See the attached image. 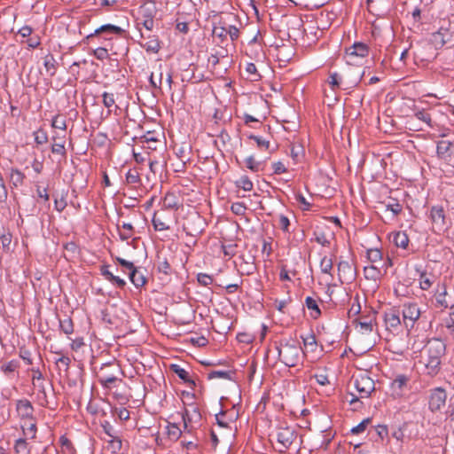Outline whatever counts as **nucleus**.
Segmentation results:
<instances>
[{
	"mask_svg": "<svg viewBox=\"0 0 454 454\" xmlns=\"http://www.w3.org/2000/svg\"><path fill=\"white\" fill-rule=\"evenodd\" d=\"M445 344L439 339L429 340L425 346L424 364L427 375L434 377L441 369V358L445 354Z\"/></svg>",
	"mask_w": 454,
	"mask_h": 454,
	"instance_id": "f257e3e1",
	"label": "nucleus"
},
{
	"mask_svg": "<svg viewBox=\"0 0 454 454\" xmlns=\"http://www.w3.org/2000/svg\"><path fill=\"white\" fill-rule=\"evenodd\" d=\"M278 351V359L288 367H294L301 360L302 352L300 343L297 340L289 338L282 339L275 343Z\"/></svg>",
	"mask_w": 454,
	"mask_h": 454,
	"instance_id": "f03ea898",
	"label": "nucleus"
},
{
	"mask_svg": "<svg viewBox=\"0 0 454 454\" xmlns=\"http://www.w3.org/2000/svg\"><path fill=\"white\" fill-rule=\"evenodd\" d=\"M120 372H121V370L115 360H114L100 366L97 372V378L103 387L111 388L112 385L117 381V374Z\"/></svg>",
	"mask_w": 454,
	"mask_h": 454,
	"instance_id": "7ed1b4c3",
	"label": "nucleus"
},
{
	"mask_svg": "<svg viewBox=\"0 0 454 454\" xmlns=\"http://www.w3.org/2000/svg\"><path fill=\"white\" fill-rule=\"evenodd\" d=\"M298 436L295 427L281 424L277 427L276 439L279 445L278 452L285 453Z\"/></svg>",
	"mask_w": 454,
	"mask_h": 454,
	"instance_id": "20e7f679",
	"label": "nucleus"
},
{
	"mask_svg": "<svg viewBox=\"0 0 454 454\" xmlns=\"http://www.w3.org/2000/svg\"><path fill=\"white\" fill-rule=\"evenodd\" d=\"M353 383L358 393V396H355L352 395L353 397L350 400V403L358 401L359 398L369 397L371 393L375 389L374 381L365 374L359 375L354 378Z\"/></svg>",
	"mask_w": 454,
	"mask_h": 454,
	"instance_id": "39448f33",
	"label": "nucleus"
},
{
	"mask_svg": "<svg viewBox=\"0 0 454 454\" xmlns=\"http://www.w3.org/2000/svg\"><path fill=\"white\" fill-rule=\"evenodd\" d=\"M429 217L434 232H442L448 229L449 224L446 219L445 210L442 206H433L430 209Z\"/></svg>",
	"mask_w": 454,
	"mask_h": 454,
	"instance_id": "423d86ee",
	"label": "nucleus"
},
{
	"mask_svg": "<svg viewBox=\"0 0 454 454\" xmlns=\"http://www.w3.org/2000/svg\"><path fill=\"white\" fill-rule=\"evenodd\" d=\"M436 153L438 158L454 167V141L444 139L438 141Z\"/></svg>",
	"mask_w": 454,
	"mask_h": 454,
	"instance_id": "0eeeda50",
	"label": "nucleus"
},
{
	"mask_svg": "<svg viewBox=\"0 0 454 454\" xmlns=\"http://www.w3.org/2000/svg\"><path fill=\"white\" fill-rule=\"evenodd\" d=\"M402 314L403 321L406 328H411L419 318L421 310L416 302H408L403 305Z\"/></svg>",
	"mask_w": 454,
	"mask_h": 454,
	"instance_id": "6e6552de",
	"label": "nucleus"
},
{
	"mask_svg": "<svg viewBox=\"0 0 454 454\" xmlns=\"http://www.w3.org/2000/svg\"><path fill=\"white\" fill-rule=\"evenodd\" d=\"M447 400L446 390L442 387H435L430 391L428 408L432 412L439 411L445 406Z\"/></svg>",
	"mask_w": 454,
	"mask_h": 454,
	"instance_id": "1a4fd4ad",
	"label": "nucleus"
},
{
	"mask_svg": "<svg viewBox=\"0 0 454 454\" xmlns=\"http://www.w3.org/2000/svg\"><path fill=\"white\" fill-rule=\"evenodd\" d=\"M204 220L198 214L189 215L183 224V230L187 235L196 237L203 231Z\"/></svg>",
	"mask_w": 454,
	"mask_h": 454,
	"instance_id": "9d476101",
	"label": "nucleus"
},
{
	"mask_svg": "<svg viewBox=\"0 0 454 454\" xmlns=\"http://www.w3.org/2000/svg\"><path fill=\"white\" fill-rule=\"evenodd\" d=\"M125 30L118 26L112 24H106L101 26L100 27L95 29V31L86 36V40L88 43H92L94 39L100 35H105L104 39L106 41H110L112 38L108 37V35L115 34V35H122Z\"/></svg>",
	"mask_w": 454,
	"mask_h": 454,
	"instance_id": "9b49d317",
	"label": "nucleus"
},
{
	"mask_svg": "<svg viewBox=\"0 0 454 454\" xmlns=\"http://www.w3.org/2000/svg\"><path fill=\"white\" fill-rule=\"evenodd\" d=\"M338 276L341 284L352 283L356 276V268L352 263L347 261H340L338 263Z\"/></svg>",
	"mask_w": 454,
	"mask_h": 454,
	"instance_id": "f8f14e48",
	"label": "nucleus"
},
{
	"mask_svg": "<svg viewBox=\"0 0 454 454\" xmlns=\"http://www.w3.org/2000/svg\"><path fill=\"white\" fill-rule=\"evenodd\" d=\"M369 54V47L364 43H355L346 50L347 63L354 65L356 58H364Z\"/></svg>",
	"mask_w": 454,
	"mask_h": 454,
	"instance_id": "ddd939ff",
	"label": "nucleus"
},
{
	"mask_svg": "<svg viewBox=\"0 0 454 454\" xmlns=\"http://www.w3.org/2000/svg\"><path fill=\"white\" fill-rule=\"evenodd\" d=\"M16 410L18 415L21 419H28L29 421L35 420L34 419V407L31 402L27 399H20L16 403Z\"/></svg>",
	"mask_w": 454,
	"mask_h": 454,
	"instance_id": "4468645a",
	"label": "nucleus"
},
{
	"mask_svg": "<svg viewBox=\"0 0 454 454\" xmlns=\"http://www.w3.org/2000/svg\"><path fill=\"white\" fill-rule=\"evenodd\" d=\"M141 37L146 42L145 43H141V46L150 53H158L160 50V42L159 37L155 35L145 34L144 32L140 33Z\"/></svg>",
	"mask_w": 454,
	"mask_h": 454,
	"instance_id": "2eb2a0df",
	"label": "nucleus"
},
{
	"mask_svg": "<svg viewBox=\"0 0 454 454\" xmlns=\"http://www.w3.org/2000/svg\"><path fill=\"white\" fill-rule=\"evenodd\" d=\"M384 320L387 329H397L401 325L400 310L391 308L384 314Z\"/></svg>",
	"mask_w": 454,
	"mask_h": 454,
	"instance_id": "dca6fc26",
	"label": "nucleus"
},
{
	"mask_svg": "<svg viewBox=\"0 0 454 454\" xmlns=\"http://www.w3.org/2000/svg\"><path fill=\"white\" fill-rule=\"evenodd\" d=\"M409 380V377L404 374L397 375L390 385L392 394L395 396H401L403 393L404 387L407 386Z\"/></svg>",
	"mask_w": 454,
	"mask_h": 454,
	"instance_id": "f3484780",
	"label": "nucleus"
},
{
	"mask_svg": "<svg viewBox=\"0 0 454 454\" xmlns=\"http://www.w3.org/2000/svg\"><path fill=\"white\" fill-rule=\"evenodd\" d=\"M52 145H51V153L54 154H59L62 157H65L67 154V151L65 148L66 144V137L65 135H55L51 137Z\"/></svg>",
	"mask_w": 454,
	"mask_h": 454,
	"instance_id": "a211bd4d",
	"label": "nucleus"
},
{
	"mask_svg": "<svg viewBox=\"0 0 454 454\" xmlns=\"http://www.w3.org/2000/svg\"><path fill=\"white\" fill-rule=\"evenodd\" d=\"M157 13L156 3L153 0L146 1L143 5L140 6L139 14L140 19H154Z\"/></svg>",
	"mask_w": 454,
	"mask_h": 454,
	"instance_id": "6ab92c4d",
	"label": "nucleus"
},
{
	"mask_svg": "<svg viewBox=\"0 0 454 454\" xmlns=\"http://www.w3.org/2000/svg\"><path fill=\"white\" fill-rule=\"evenodd\" d=\"M170 370L176 373L182 380H184L185 383H188L190 386L194 387L196 386V383L193 380L191 379L189 372L182 368L178 364H171Z\"/></svg>",
	"mask_w": 454,
	"mask_h": 454,
	"instance_id": "aec40b11",
	"label": "nucleus"
},
{
	"mask_svg": "<svg viewBox=\"0 0 454 454\" xmlns=\"http://www.w3.org/2000/svg\"><path fill=\"white\" fill-rule=\"evenodd\" d=\"M166 434L169 441L176 442L182 435V430L177 424L168 422L166 426Z\"/></svg>",
	"mask_w": 454,
	"mask_h": 454,
	"instance_id": "412c9836",
	"label": "nucleus"
},
{
	"mask_svg": "<svg viewBox=\"0 0 454 454\" xmlns=\"http://www.w3.org/2000/svg\"><path fill=\"white\" fill-rule=\"evenodd\" d=\"M129 278L137 288L144 286L146 283V278L137 268L129 273Z\"/></svg>",
	"mask_w": 454,
	"mask_h": 454,
	"instance_id": "4be33fe9",
	"label": "nucleus"
},
{
	"mask_svg": "<svg viewBox=\"0 0 454 454\" xmlns=\"http://www.w3.org/2000/svg\"><path fill=\"white\" fill-rule=\"evenodd\" d=\"M162 207L164 209H177L179 201L173 192H167L162 200Z\"/></svg>",
	"mask_w": 454,
	"mask_h": 454,
	"instance_id": "5701e85b",
	"label": "nucleus"
},
{
	"mask_svg": "<svg viewBox=\"0 0 454 454\" xmlns=\"http://www.w3.org/2000/svg\"><path fill=\"white\" fill-rule=\"evenodd\" d=\"M43 66L50 76H54L57 71L58 63L52 54H48L43 59Z\"/></svg>",
	"mask_w": 454,
	"mask_h": 454,
	"instance_id": "b1692460",
	"label": "nucleus"
},
{
	"mask_svg": "<svg viewBox=\"0 0 454 454\" xmlns=\"http://www.w3.org/2000/svg\"><path fill=\"white\" fill-rule=\"evenodd\" d=\"M392 241L397 247L405 249L409 244V238L404 231H397L393 233Z\"/></svg>",
	"mask_w": 454,
	"mask_h": 454,
	"instance_id": "393cba45",
	"label": "nucleus"
},
{
	"mask_svg": "<svg viewBox=\"0 0 454 454\" xmlns=\"http://www.w3.org/2000/svg\"><path fill=\"white\" fill-rule=\"evenodd\" d=\"M119 230V236L122 241L128 240L133 236L134 227L131 223H123L121 226L117 224Z\"/></svg>",
	"mask_w": 454,
	"mask_h": 454,
	"instance_id": "a878e982",
	"label": "nucleus"
},
{
	"mask_svg": "<svg viewBox=\"0 0 454 454\" xmlns=\"http://www.w3.org/2000/svg\"><path fill=\"white\" fill-rule=\"evenodd\" d=\"M364 274L366 279L377 281L381 276V270L374 265L365 266L364 268Z\"/></svg>",
	"mask_w": 454,
	"mask_h": 454,
	"instance_id": "bb28decb",
	"label": "nucleus"
},
{
	"mask_svg": "<svg viewBox=\"0 0 454 454\" xmlns=\"http://www.w3.org/2000/svg\"><path fill=\"white\" fill-rule=\"evenodd\" d=\"M157 270L159 272L164 273L165 275H170L172 271L167 257L160 254L157 255Z\"/></svg>",
	"mask_w": 454,
	"mask_h": 454,
	"instance_id": "cd10ccee",
	"label": "nucleus"
},
{
	"mask_svg": "<svg viewBox=\"0 0 454 454\" xmlns=\"http://www.w3.org/2000/svg\"><path fill=\"white\" fill-rule=\"evenodd\" d=\"M305 348L310 352H315L317 348V339L314 333H310L307 335H301Z\"/></svg>",
	"mask_w": 454,
	"mask_h": 454,
	"instance_id": "c85d7f7f",
	"label": "nucleus"
},
{
	"mask_svg": "<svg viewBox=\"0 0 454 454\" xmlns=\"http://www.w3.org/2000/svg\"><path fill=\"white\" fill-rule=\"evenodd\" d=\"M125 181L128 184L137 185L141 184L140 174L137 168H131L126 173Z\"/></svg>",
	"mask_w": 454,
	"mask_h": 454,
	"instance_id": "c756f323",
	"label": "nucleus"
},
{
	"mask_svg": "<svg viewBox=\"0 0 454 454\" xmlns=\"http://www.w3.org/2000/svg\"><path fill=\"white\" fill-rule=\"evenodd\" d=\"M305 304L309 310L313 311L311 313V317L313 318H317L321 315V310H320L318 304L315 299H313L310 296H308L305 300Z\"/></svg>",
	"mask_w": 454,
	"mask_h": 454,
	"instance_id": "7c9ffc66",
	"label": "nucleus"
},
{
	"mask_svg": "<svg viewBox=\"0 0 454 454\" xmlns=\"http://www.w3.org/2000/svg\"><path fill=\"white\" fill-rule=\"evenodd\" d=\"M108 443V448L113 453L119 452L122 448V441L121 439L120 434L116 436H113V438H109L106 440Z\"/></svg>",
	"mask_w": 454,
	"mask_h": 454,
	"instance_id": "2f4dec72",
	"label": "nucleus"
},
{
	"mask_svg": "<svg viewBox=\"0 0 454 454\" xmlns=\"http://www.w3.org/2000/svg\"><path fill=\"white\" fill-rule=\"evenodd\" d=\"M213 35L220 38L222 41L227 38L228 32L224 22L220 21L218 25L214 26Z\"/></svg>",
	"mask_w": 454,
	"mask_h": 454,
	"instance_id": "473e14b6",
	"label": "nucleus"
},
{
	"mask_svg": "<svg viewBox=\"0 0 454 454\" xmlns=\"http://www.w3.org/2000/svg\"><path fill=\"white\" fill-rule=\"evenodd\" d=\"M235 184L238 188H241L246 192H250L253 190V183L247 176H242L239 180L235 182Z\"/></svg>",
	"mask_w": 454,
	"mask_h": 454,
	"instance_id": "72a5a7b5",
	"label": "nucleus"
},
{
	"mask_svg": "<svg viewBox=\"0 0 454 454\" xmlns=\"http://www.w3.org/2000/svg\"><path fill=\"white\" fill-rule=\"evenodd\" d=\"M141 27L145 28L148 32H152L154 27V20L153 19L137 18V27L140 31V33L142 32Z\"/></svg>",
	"mask_w": 454,
	"mask_h": 454,
	"instance_id": "f704fd0d",
	"label": "nucleus"
},
{
	"mask_svg": "<svg viewBox=\"0 0 454 454\" xmlns=\"http://www.w3.org/2000/svg\"><path fill=\"white\" fill-rule=\"evenodd\" d=\"M21 428L25 435L29 436L30 439L35 438L37 430L35 422L30 421L28 424L25 422Z\"/></svg>",
	"mask_w": 454,
	"mask_h": 454,
	"instance_id": "c9c22d12",
	"label": "nucleus"
},
{
	"mask_svg": "<svg viewBox=\"0 0 454 454\" xmlns=\"http://www.w3.org/2000/svg\"><path fill=\"white\" fill-rule=\"evenodd\" d=\"M59 327L65 334H71L74 332V324L70 317H67L59 320Z\"/></svg>",
	"mask_w": 454,
	"mask_h": 454,
	"instance_id": "e433bc0d",
	"label": "nucleus"
},
{
	"mask_svg": "<svg viewBox=\"0 0 454 454\" xmlns=\"http://www.w3.org/2000/svg\"><path fill=\"white\" fill-rule=\"evenodd\" d=\"M20 367V362L18 360H11L1 366L2 372L9 375L14 372Z\"/></svg>",
	"mask_w": 454,
	"mask_h": 454,
	"instance_id": "4c0bfd02",
	"label": "nucleus"
},
{
	"mask_svg": "<svg viewBox=\"0 0 454 454\" xmlns=\"http://www.w3.org/2000/svg\"><path fill=\"white\" fill-rule=\"evenodd\" d=\"M387 210H390L394 215H399L403 210V206L398 202L397 200L390 198L388 202L386 204Z\"/></svg>",
	"mask_w": 454,
	"mask_h": 454,
	"instance_id": "58836bf2",
	"label": "nucleus"
},
{
	"mask_svg": "<svg viewBox=\"0 0 454 454\" xmlns=\"http://www.w3.org/2000/svg\"><path fill=\"white\" fill-rule=\"evenodd\" d=\"M14 450L16 453H27L29 454L30 450L28 449V444L27 442V440L24 438H20L16 440L15 445H14Z\"/></svg>",
	"mask_w": 454,
	"mask_h": 454,
	"instance_id": "ea45409f",
	"label": "nucleus"
},
{
	"mask_svg": "<svg viewBox=\"0 0 454 454\" xmlns=\"http://www.w3.org/2000/svg\"><path fill=\"white\" fill-rule=\"evenodd\" d=\"M414 116L416 117V119L425 122L428 127H433L431 114L427 111L424 109L417 111L414 114Z\"/></svg>",
	"mask_w": 454,
	"mask_h": 454,
	"instance_id": "a19ab883",
	"label": "nucleus"
},
{
	"mask_svg": "<svg viewBox=\"0 0 454 454\" xmlns=\"http://www.w3.org/2000/svg\"><path fill=\"white\" fill-rule=\"evenodd\" d=\"M433 276L427 273H421L419 277V285L421 289L428 290L433 285Z\"/></svg>",
	"mask_w": 454,
	"mask_h": 454,
	"instance_id": "79ce46f5",
	"label": "nucleus"
},
{
	"mask_svg": "<svg viewBox=\"0 0 454 454\" xmlns=\"http://www.w3.org/2000/svg\"><path fill=\"white\" fill-rule=\"evenodd\" d=\"M333 265V260L327 256H324L320 262V270L322 273L331 275Z\"/></svg>",
	"mask_w": 454,
	"mask_h": 454,
	"instance_id": "37998d69",
	"label": "nucleus"
},
{
	"mask_svg": "<svg viewBox=\"0 0 454 454\" xmlns=\"http://www.w3.org/2000/svg\"><path fill=\"white\" fill-rule=\"evenodd\" d=\"M101 427L103 428L104 433L109 438H113V436H116L119 434L118 431L115 430L114 426H112L109 421L105 420V421L101 422Z\"/></svg>",
	"mask_w": 454,
	"mask_h": 454,
	"instance_id": "c03bdc74",
	"label": "nucleus"
},
{
	"mask_svg": "<svg viewBox=\"0 0 454 454\" xmlns=\"http://www.w3.org/2000/svg\"><path fill=\"white\" fill-rule=\"evenodd\" d=\"M51 127L54 129H59L63 132H65L67 129V123L65 118L59 114L54 116L51 121Z\"/></svg>",
	"mask_w": 454,
	"mask_h": 454,
	"instance_id": "a18cd8bd",
	"label": "nucleus"
},
{
	"mask_svg": "<svg viewBox=\"0 0 454 454\" xmlns=\"http://www.w3.org/2000/svg\"><path fill=\"white\" fill-rule=\"evenodd\" d=\"M248 138L251 140H254L256 143L257 147L259 149L269 150V148H270V141L269 140L264 139V138L255 136V135H250V136H248Z\"/></svg>",
	"mask_w": 454,
	"mask_h": 454,
	"instance_id": "49530a36",
	"label": "nucleus"
},
{
	"mask_svg": "<svg viewBox=\"0 0 454 454\" xmlns=\"http://www.w3.org/2000/svg\"><path fill=\"white\" fill-rule=\"evenodd\" d=\"M35 142L37 145L46 144L48 141V135L45 130L43 129H39L38 130L34 132Z\"/></svg>",
	"mask_w": 454,
	"mask_h": 454,
	"instance_id": "de8ad7c7",
	"label": "nucleus"
},
{
	"mask_svg": "<svg viewBox=\"0 0 454 454\" xmlns=\"http://www.w3.org/2000/svg\"><path fill=\"white\" fill-rule=\"evenodd\" d=\"M25 178L24 174L19 169H12L11 180L15 186H18L23 183Z\"/></svg>",
	"mask_w": 454,
	"mask_h": 454,
	"instance_id": "09e8293b",
	"label": "nucleus"
},
{
	"mask_svg": "<svg viewBox=\"0 0 454 454\" xmlns=\"http://www.w3.org/2000/svg\"><path fill=\"white\" fill-rule=\"evenodd\" d=\"M245 162L247 168L253 172H258L261 169V162L256 161L253 155L247 157Z\"/></svg>",
	"mask_w": 454,
	"mask_h": 454,
	"instance_id": "8fccbe9b",
	"label": "nucleus"
},
{
	"mask_svg": "<svg viewBox=\"0 0 454 454\" xmlns=\"http://www.w3.org/2000/svg\"><path fill=\"white\" fill-rule=\"evenodd\" d=\"M115 260L123 268L124 272L128 271V274L131 272L132 270L137 269L133 262L127 261L123 258L116 257Z\"/></svg>",
	"mask_w": 454,
	"mask_h": 454,
	"instance_id": "3c124183",
	"label": "nucleus"
},
{
	"mask_svg": "<svg viewBox=\"0 0 454 454\" xmlns=\"http://www.w3.org/2000/svg\"><path fill=\"white\" fill-rule=\"evenodd\" d=\"M215 378H222L226 380L231 379V372L227 371H212L208 373V379H215Z\"/></svg>",
	"mask_w": 454,
	"mask_h": 454,
	"instance_id": "603ef678",
	"label": "nucleus"
},
{
	"mask_svg": "<svg viewBox=\"0 0 454 454\" xmlns=\"http://www.w3.org/2000/svg\"><path fill=\"white\" fill-rule=\"evenodd\" d=\"M152 222L156 231H161L169 230V226L161 221L159 217H157L156 214H154Z\"/></svg>",
	"mask_w": 454,
	"mask_h": 454,
	"instance_id": "864d4df0",
	"label": "nucleus"
},
{
	"mask_svg": "<svg viewBox=\"0 0 454 454\" xmlns=\"http://www.w3.org/2000/svg\"><path fill=\"white\" fill-rule=\"evenodd\" d=\"M367 258L372 262L380 261L382 258V253L379 249H369L367 251Z\"/></svg>",
	"mask_w": 454,
	"mask_h": 454,
	"instance_id": "5fc2aeb1",
	"label": "nucleus"
},
{
	"mask_svg": "<svg viewBox=\"0 0 454 454\" xmlns=\"http://www.w3.org/2000/svg\"><path fill=\"white\" fill-rule=\"evenodd\" d=\"M231 210L237 215H243L246 213L247 207L243 202H235L231 205Z\"/></svg>",
	"mask_w": 454,
	"mask_h": 454,
	"instance_id": "6e6d98bb",
	"label": "nucleus"
},
{
	"mask_svg": "<svg viewBox=\"0 0 454 454\" xmlns=\"http://www.w3.org/2000/svg\"><path fill=\"white\" fill-rule=\"evenodd\" d=\"M108 51L106 47H98L93 51V55L98 60H104L108 58Z\"/></svg>",
	"mask_w": 454,
	"mask_h": 454,
	"instance_id": "4d7b16f0",
	"label": "nucleus"
},
{
	"mask_svg": "<svg viewBox=\"0 0 454 454\" xmlns=\"http://www.w3.org/2000/svg\"><path fill=\"white\" fill-rule=\"evenodd\" d=\"M187 411L192 419H193L194 423L198 424L201 420V414L199 411V408L196 406H192V409H184Z\"/></svg>",
	"mask_w": 454,
	"mask_h": 454,
	"instance_id": "13d9d810",
	"label": "nucleus"
},
{
	"mask_svg": "<svg viewBox=\"0 0 454 454\" xmlns=\"http://www.w3.org/2000/svg\"><path fill=\"white\" fill-rule=\"evenodd\" d=\"M103 104L106 108H111L115 104L114 96L113 93L104 92L102 95Z\"/></svg>",
	"mask_w": 454,
	"mask_h": 454,
	"instance_id": "bf43d9fd",
	"label": "nucleus"
},
{
	"mask_svg": "<svg viewBox=\"0 0 454 454\" xmlns=\"http://www.w3.org/2000/svg\"><path fill=\"white\" fill-rule=\"evenodd\" d=\"M197 280L204 286H207L213 283V278L206 273H199L197 275Z\"/></svg>",
	"mask_w": 454,
	"mask_h": 454,
	"instance_id": "052dcab7",
	"label": "nucleus"
},
{
	"mask_svg": "<svg viewBox=\"0 0 454 454\" xmlns=\"http://www.w3.org/2000/svg\"><path fill=\"white\" fill-rule=\"evenodd\" d=\"M316 238L315 240L324 246V247H329L330 246V240L327 239L326 235L320 231V232H315Z\"/></svg>",
	"mask_w": 454,
	"mask_h": 454,
	"instance_id": "680f3d73",
	"label": "nucleus"
},
{
	"mask_svg": "<svg viewBox=\"0 0 454 454\" xmlns=\"http://www.w3.org/2000/svg\"><path fill=\"white\" fill-rule=\"evenodd\" d=\"M370 422V419H365L361 421L357 426L354 427L350 431L354 434H360L364 432Z\"/></svg>",
	"mask_w": 454,
	"mask_h": 454,
	"instance_id": "e2e57ef3",
	"label": "nucleus"
},
{
	"mask_svg": "<svg viewBox=\"0 0 454 454\" xmlns=\"http://www.w3.org/2000/svg\"><path fill=\"white\" fill-rule=\"evenodd\" d=\"M236 248H237V245L236 244H230V245H223L222 246V249H223V252L224 255L229 256V257H232V256L235 255Z\"/></svg>",
	"mask_w": 454,
	"mask_h": 454,
	"instance_id": "0e129e2a",
	"label": "nucleus"
},
{
	"mask_svg": "<svg viewBox=\"0 0 454 454\" xmlns=\"http://www.w3.org/2000/svg\"><path fill=\"white\" fill-rule=\"evenodd\" d=\"M246 71L250 74L253 80H258L261 76L258 72L256 66L254 63H248L246 67Z\"/></svg>",
	"mask_w": 454,
	"mask_h": 454,
	"instance_id": "69168bd1",
	"label": "nucleus"
},
{
	"mask_svg": "<svg viewBox=\"0 0 454 454\" xmlns=\"http://www.w3.org/2000/svg\"><path fill=\"white\" fill-rule=\"evenodd\" d=\"M446 296H447V292L446 290L444 289L443 292H441L439 293L437 295H436V302L443 307V308H448L449 307V302L447 301L446 300Z\"/></svg>",
	"mask_w": 454,
	"mask_h": 454,
	"instance_id": "338daca9",
	"label": "nucleus"
},
{
	"mask_svg": "<svg viewBox=\"0 0 454 454\" xmlns=\"http://www.w3.org/2000/svg\"><path fill=\"white\" fill-rule=\"evenodd\" d=\"M433 39L434 42L440 46H443L446 43L444 34L442 32V29L433 34Z\"/></svg>",
	"mask_w": 454,
	"mask_h": 454,
	"instance_id": "774afa93",
	"label": "nucleus"
}]
</instances>
